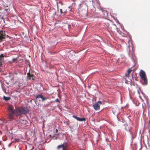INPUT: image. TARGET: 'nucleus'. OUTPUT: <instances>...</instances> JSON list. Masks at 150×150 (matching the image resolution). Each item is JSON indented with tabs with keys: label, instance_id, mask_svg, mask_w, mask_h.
Here are the masks:
<instances>
[{
	"label": "nucleus",
	"instance_id": "nucleus-1",
	"mask_svg": "<svg viewBox=\"0 0 150 150\" xmlns=\"http://www.w3.org/2000/svg\"><path fill=\"white\" fill-rule=\"evenodd\" d=\"M28 110L27 108H18L16 109V115H18L25 114L28 113Z\"/></svg>",
	"mask_w": 150,
	"mask_h": 150
},
{
	"label": "nucleus",
	"instance_id": "nucleus-2",
	"mask_svg": "<svg viewBox=\"0 0 150 150\" xmlns=\"http://www.w3.org/2000/svg\"><path fill=\"white\" fill-rule=\"evenodd\" d=\"M101 101H98L93 105L94 109L96 110H99L100 109V106L102 104Z\"/></svg>",
	"mask_w": 150,
	"mask_h": 150
},
{
	"label": "nucleus",
	"instance_id": "nucleus-3",
	"mask_svg": "<svg viewBox=\"0 0 150 150\" xmlns=\"http://www.w3.org/2000/svg\"><path fill=\"white\" fill-rule=\"evenodd\" d=\"M68 145L66 143H64L62 145H59L58 146V148L59 149L60 148L62 147V150H67Z\"/></svg>",
	"mask_w": 150,
	"mask_h": 150
},
{
	"label": "nucleus",
	"instance_id": "nucleus-4",
	"mask_svg": "<svg viewBox=\"0 0 150 150\" xmlns=\"http://www.w3.org/2000/svg\"><path fill=\"white\" fill-rule=\"evenodd\" d=\"M8 110L10 113L15 114L16 115V109H13V107L12 105H9L8 107Z\"/></svg>",
	"mask_w": 150,
	"mask_h": 150
},
{
	"label": "nucleus",
	"instance_id": "nucleus-5",
	"mask_svg": "<svg viewBox=\"0 0 150 150\" xmlns=\"http://www.w3.org/2000/svg\"><path fill=\"white\" fill-rule=\"evenodd\" d=\"M132 71V70L131 69H129L128 70L127 72V73H126L125 74V80L128 81V79H129V74Z\"/></svg>",
	"mask_w": 150,
	"mask_h": 150
},
{
	"label": "nucleus",
	"instance_id": "nucleus-6",
	"mask_svg": "<svg viewBox=\"0 0 150 150\" xmlns=\"http://www.w3.org/2000/svg\"><path fill=\"white\" fill-rule=\"evenodd\" d=\"M129 43H130L129 44V45L128 47L129 50V53H130V52H131V50L133 51V45L132 43V41L131 40H129L128 42Z\"/></svg>",
	"mask_w": 150,
	"mask_h": 150
},
{
	"label": "nucleus",
	"instance_id": "nucleus-7",
	"mask_svg": "<svg viewBox=\"0 0 150 150\" xmlns=\"http://www.w3.org/2000/svg\"><path fill=\"white\" fill-rule=\"evenodd\" d=\"M28 79H32V80H34L35 79V77L34 75L32 74H31L30 73H27Z\"/></svg>",
	"mask_w": 150,
	"mask_h": 150
},
{
	"label": "nucleus",
	"instance_id": "nucleus-8",
	"mask_svg": "<svg viewBox=\"0 0 150 150\" xmlns=\"http://www.w3.org/2000/svg\"><path fill=\"white\" fill-rule=\"evenodd\" d=\"M5 36L4 33L3 31L0 32V42L3 39Z\"/></svg>",
	"mask_w": 150,
	"mask_h": 150
},
{
	"label": "nucleus",
	"instance_id": "nucleus-9",
	"mask_svg": "<svg viewBox=\"0 0 150 150\" xmlns=\"http://www.w3.org/2000/svg\"><path fill=\"white\" fill-rule=\"evenodd\" d=\"M4 57V56L2 54L0 55V66L2 64V63L3 62Z\"/></svg>",
	"mask_w": 150,
	"mask_h": 150
},
{
	"label": "nucleus",
	"instance_id": "nucleus-10",
	"mask_svg": "<svg viewBox=\"0 0 150 150\" xmlns=\"http://www.w3.org/2000/svg\"><path fill=\"white\" fill-rule=\"evenodd\" d=\"M14 115L15 114H13L11 113H10L8 115V118L10 120H12L13 119Z\"/></svg>",
	"mask_w": 150,
	"mask_h": 150
},
{
	"label": "nucleus",
	"instance_id": "nucleus-11",
	"mask_svg": "<svg viewBox=\"0 0 150 150\" xmlns=\"http://www.w3.org/2000/svg\"><path fill=\"white\" fill-rule=\"evenodd\" d=\"M10 98L9 97H5L4 96V99L6 101L9 100Z\"/></svg>",
	"mask_w": 150,
	"mask_h": 150
},
{
	"label": "nucleus",
	"instance_id": "nucleus-12",
	"mask_svg": "<svg viewBox=\"0 0 150 150\" xmlns=\"http://www.w3.org/2000/svg\"><path fill=\"white\" fill-rule=\"evenodd\" d=\"M20 122L21 123H24L25 124H26V123L27 122V121L26 120H21Z\"/></svg>",
	"mask_w": 150,
	"mask_h": 150
},
{
	"label": "nucleus",
	"instance_id": "nucleus-13",
	"mask_svg": "<svg viewBox=\"0 0 150 150\" xmlns=\"http://www.w3.org/2000/svg\"><path fill=\"white\" fill-rule=\"evenodd\" d=\"M42 95L41 94H39L36 96V98H41L42 97Z\"/></svg>",
	"mask_w": 150,
	"mask_h": 150
},
{
	"label": "nucleus",
	"instance_id": "nucleus-14",
	"mask_svg": "<svg viewBox=\"0 0 150 150\" xmlns=\"http://www.w3.org/2000/svg\"><path fill=\"white\" fill-rule=\"evenodd\" d=\"M12 61L15 62L17 63V58L13 59Z\"/></svg>",
	"mask_w": 150,
	"mask_h": 150
},
{
	"label": "nucleus",
	"instance_id": "nucleus-15",
	"mask_svg": "<svg viewBox=\"0 0 150 150\" xmlns=\"http://www.w3.org/2000/svg\"><path fill=\"white\" fill-rule=\"evenodd\" d=\"M73 117L74 118H75V119H76L77 120H78V121H79V120H80V118L79 117H77L76 116H73Z\"/></svg>",
	"mask_w": 150,
	"mask_h": 150
},
{
	"label": "nucleus",
	"instance_id": "nucleus-16",
	"mask_svg": "<svg viewBox=\"0 0 150 150\" xmlns=\"http://www.w3.org/2000/svg\"><path fill=\"white\" fill-rule=\"evenodd\" d=\"M86 120V119L84 118H80V120L79 121H85Z\"/></svg>",
	"mask_w": 150,
	"mask_h": 150
},
{
	"label": "nucleus",
	"instance_id": "nucleus-17",
	"mask_svg": "<svg viewBox=\"0 0 150 150\" xmlns=\"http://www.w3.org/2000/svg\"><path fill=\"white\" fill-rule=\"evenodd\" d=\"M128 126L126 125V126L125 127V129L127 130V131H129L130 129L129 128H127Z\"/></svg>",
	"mask_w": 150,
	"mask_h": 150
},
{
	"label": "nucleus",
	"instance_id": "nucleus-18",
	"mask_svg": "<svg viewBox=\"0 0 150 150\" xmlns=\"http://www.w3.org/2000/svg\"><path fill=\"white\" fill-rule=\"evenodd\" d=\"M41 98H42V101H44V100L46 99V98H44L43 96L42 95V97H41Z\"/></svg>",
	"mask_w": 150,
	"mask_h": 150
},
{
	"label": "nucleus",
	"instance_id": "nucleus-19",
	"mask_svg": "<svg viewBox=\"0 0 150 150\" xmlns=\"http://www.w3.org/2000/svg\"><path fill=\"white\" fill-rule=\"evenodd\" d=\"M140 91H141V90H140V89H139V90H138L137 91V92H138V93L139 95V96L140 97Z\"/></svg>",
	"mask_w": 150,
	"mask_h": 150
},
{
	"label": "nucleus",
	"instance_id": "nucleus-20",
	"mask_svg": "<svg viewBox=\"0 0 150 150\" xmlns=\"http://www.w3.org/2000/svg\"><path fill=\"white\" fill-rule=\"evenodd\" d=\"M55 101L56 102H59V100L58 98H57L55 100Z\"/></svg>",
	"mask_w": 150,
	"mask_h": 150
},
{
	"label": "nucleus",
	"instance_id": "nucleus-21",
	"mask_svg": "<svg viewBox=\"0 0 150 150\" xmlns=\"http://www.w3.org/2000/svg\"><path fill=\"white\" fill-rule=\"evenodd\" d=\"M60 11L61 13V14L63 12H62V9H60Z\"/></svg>",
	"mask_w": 150,
	"mask_h": 150
},
{
	"label": "nucleus",
	"instance_id": "nucleus-22",
	"mask_svg": "<svg viewBox=\"0 0 150 150\" xmlns=\"http://www.w3.org/2000/svg\"><path fill=\"white\" fill-rule=\"evenodd\" d=\"M139 75L141 76V71L139 72Z\"/></svg>",
	"mask_w": 150,
	"mask_h": 150
},
{
	"label": "nucleus",
	"instance_id": "nucleus-23",
	"mask_svg": "<svg viewBox=\"0 0 150 150\" xmlns=\"http://www.w3.org/2000/svg\"><path fill=\"white\" fill-rule=\"evenodd\" d=\"M59 3L61 5H62V2H59Z\"/></svg>",
	"mask_w": 150,
	"mask_h": 150
},
{
	"label": "nucleus",
	"instance_id": "nucleus-24",
	"mask_svg": "<svg viewBox=\"0 0 150 150\" xmlns=\"http://www.w3.org/2000/svg\"><path fill=\"white\" fill-rule=\"evenodd\" d=\"M66 11H65L64 12V13H66Z\"/></svg>",
	"mask_w": 150,
	"mask_h": 150
},
{
	"label": "nucleus",
	"instance_id": "nucleus-25",
	"mask_svg": "<svg viewBox=\"0 0 150 150\" xmlns=\"http://www.w3.org/2000/svg\"><path fill=\"white\" fill-rule=\"evenodd\" d=\"M7 84H8V83H6Z\"/></svg>",
	"mask_w": 150,
	"mask_h": 150
}]
</instances>
